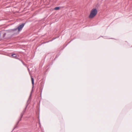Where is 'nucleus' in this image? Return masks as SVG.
<instances>
[{"label":"nucleus","instance_id":"1","mask_svg":"<svg viewBox=\"0 0 132 132\" xmlns=\"http://www.w3.org/2000/svg\"><path fill=\"white\" fill-rule=\"evenodd\" d=\"M24 24H25L22 23L19 25L17 28L12 29L10 30L14 32L16 34H18L19 33V31L22 30Z\"/></svg>","mask_w":132,"mask_h":132},{"label":"nucleus","instance_id":"2","mask_svg":"<svg viewBox=\"0 0 132 132\" xmlns=\"http://www.w3.org/2000/svg\"><path fill=\"white\" fill-rule=\"evenodd\" d=\"M97 13V10L96 9H92L91 11L89 17L90 18H92L94 17Z\"/></svg>","mask_w":132,"mask_h":132},{"label":"nucleus","instance_id":"3","mask_svg":"<svg viewBox=\"0 0 132 132\" xmlns=\"http://www.w3.org/2000/svg\"><path fill=\"white\" fill-rule=\"evenodd\" d=\"M31 80L32 84V90L31 91L30 93V96L29 98V100L30 98V97H31V94H32V91L33 90V89L34 87V79L32 77H31Z\"/></svg>","mask_w":132,"mask_h":132},{"label":"nucleus","instance_id":"4","mask_svg":"<svg viewBox=\"0 0 132 132\" xmlns=\"http://www.w3.org/2000/svg\"><path fill=\"white\" fill-rule=\"evenodd\" d=\"M12 56L13 57H14L15 59H17L16 57V55L15 54H13L12 55Z\"/></svg>","mask_w":132,"mask_h":132},{"label":"nucleus","instance_id":"5","mask_svg":"<svg viewBox=\"0 0 132 132\" xmlns=\"http://www.w3.org/2000/svg\"><path fill=\"white\" fill-rule=\"evenodd\" d=\"M24 112H25V111H23V112L21 114V118L19 120V121L21 120V118H22V117L23 115V114H24Z\"/></svg>","mask_w":132,"mask_h":132},{"label":"nucleus","instance_id":"6","mask_svg":"<svg viewBox=\"0 0 132 132\" xmlns=\"http://www.w3.org/2000/svg\"><path fill=\"white\" fill-rule=\"evenodd\" d=\"M60 9V7H55L54 8V9L55 10H59Z\"/></svg>","mask_w":132,"mask_h":132}]
</instances>
